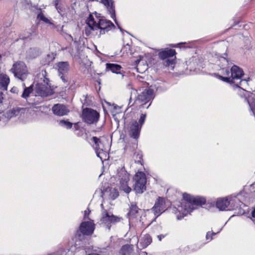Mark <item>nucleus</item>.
<instances>
[{
  "label": "nucleus",
  "instance_id": "obj_1",
  "mask_svg": "<svg viewBox=\"0 0 255 255\" xmlns=\"http://www.w3.org/2000/svg\"><path fill=\"white\" fill-rule=\"evenodd\" d=\"M217 64L220 67L221 74L220 78L227 82L235 83L236 80H240L244 73L243 70L238 66L233 65L230 68L228 60L224 57H221Z\"/></svg>",
  "mask_w": 255,
  "mask_h": 255
},
{
  "label": "nucleus",
  "instance_id": "obj_2",
  "mask_svg": "<svg viewBox=\"0 0 255 255\" xmlns=\"http://www.w3.org/2000/svg\"><path fill=\"white\" fill-rule=\"evenodd\" d=\"M86 22L85 33L87 36L91 33V31L95 32L96 34L98 33V31H99V35L104 34L106 30L108 31L114 26L111 21L96 16L94 17L93 15H90Z\"/></svg>",
  "mask_w": 255,
  "mask_h": 255
},
{
  "label": "nucleus",
  "instance_id": "obj_3",
  "mask_svg": "<svg viewBox=\"0 0 255 255\" xmlns=\"http://www.w3.org/2000/svg\"><path fill=\"white\" fill-rule=\"evenodd\" d=\"M183 201L181 203V206L177 209L179 213L181 214L180 216L177 215L178 220L196 209V206L203 205L206 202V200L203 197H195L187 193L183 194Z\"/></svg>",
  "mask_w": 255,
  "mask_h": 255
},
{
  "label": "nucleus",
  "instance_id": "obj_4",
  "mask_svg": "<svg viewBox=\"0 0 255 255\" xmlns=\"http://www.w3.org/2000/svg\"><path fill=\"white\" fill-rule=\"evenodd\" d=\"M240 202L236 196H228L217 199L216 207L220 211L230 210L240 206Z\"/></svg>",
  "mask_w": 255,
  "mask_h": 255
},
{
  "label": "nucleus",
  "instance_id": "obj_5",
  "mask_svg": "<svg viewBox=\"0 0 255 255\" xmlns=\"http://www.w3.org/2000/svg\"><path fill=\"white\" fill-rule=\"evenodd\" d=\"M10 71L13 74L16 79L22 81L26 79L29 75L28 68L25 63L21 61L14 62Z\"/></svg>",
  "mask_w": 255,
  "mask_h": 255
},
{
  "label": "nucleus",
  "instance_id": "obj_6",
  "mask_svg": "<svg viewBox=\"0 0 255 255\" xmlns=\"http://www.w3.org/2000/svg\"><path fill=\"white\" fill-rule=\"evenodd\" d=\"M45 71H42L41 75L43 79L36 84L35 88L36 94L43 97L50 96L53 93V90L48 84L49 80L45 77Z\"/></svg>",
  "mask_w": 255,
  "mask_h": 255
},
{
  "label": "nucleus",
  "instance_id": "obj_7",
  "mask_svg": "<svg viewBox=\"0 0 255 255\" xmlns=\"http://www.w3.org/2000/svg\"><path fill=\"white\" fill-rule=\"evenodd\" d=\"M174 49L168 48L162 49L158 53L159 58L162 60V64L165 66H171L175 63V59L172 57L175 55Z\"/></svg>",
  "mask_w": 255,
  "mask_h": 255
},
{
  "label": "nucleus",
  "instance_id": "obj_8",
  "mask_svg": "<svg viewBox=\"0 0 255 255\" xmlns=\"http://www.w3.org/2000/svg\"><path fill=\"white\" fill-rule=\"evenodd\" d=\"M133 189L136 193H142L146 189V178L145 174L141 171L137 172L134 178Z\"/></svg>",
  "mask_w": 255,
  "mask_h": 255
},
{
  "label": "nucleus",
  "instance_id": "obj_9",
  "mask_svg": "<svg viewBox=\"0 0 255 255\" xmlns=\"http://www.w3.org/2000/svg\"><path fill=\"white\" fill-rule=\"evenodd\" d=\"M146 118L145 114H142L139 119L138 123L140 126L138 125V123L136 121H133L129 128V134L130 137L137 139L139 136V133L141 127L144 123Z\"/></svg>",
  "mask_w": 255,
  "mask_h": 255
},
{
  "label": "nucleus",
  "instance_id": "obj_10",
  "mask_svg": "<svg viewBox=\"0 0 255 255\" xmlns=\"http://www.w3.org/2000/svg\"><path fill=\"white\" fill-rule=\"evenodd\" d=\"M69 64L67 61L59 62L55 65L54 68L58 71L59 76L64 83L68 81L67 74L69 70Z\"/></svg>",
  "mask_w": 255,
  "mask_h": 255
},
{
  "label": "nucleus",
  "instance_id": "obj_11",
  "mask_svg": "<svg viewBox=\"0 0 255 255\" xmlns=\"http://www.w3.org/2000/svg\"><path fill=\"white\" fill-rule=\"evenodd\" d=\"M120 180V188L126 193H129L131 191V188L128 186V182L129 181V174L124 168H122L118 172Z\"/></svg>",
  "mask_w": 255,
  "mask_h": 255
},
{
  "label": "nucleus",
  "instance_id": "obj_12",
  "mask_svg": "<svg viewBox=\"0 0 255 255\" xmlns=\"http://www.w3.org/2000/svg\"><path fill=\"white\" fill-rule=\"evenodd\" d=\"M92 141L94 142L93 146L95 149L96 154L101 160H106L107 157V152L105 150L104 144L101 140L97 137H93L92 138Z\"/></svg>",
  "mask_w": 255,
  "mask_h": 255
},
{
  "label": "nucleus",
  "instance_id": "obj_13",
  "mask_svg": "<svg viewBox=\"0 0 255 255\" xmlns=\"http://www.w3.org/2000/svg\"><path fill=\"white\" fill-rule=\"evenodd\" d=\"M83 116L84 121L89 124H91L96 123L99 118V113L92 109H86L83 110Z\"/></svg>",
  "mask_w": 255,
  "mask_h": 255
},
{
  "label": "nucleus",
  "instance_id": "obj_14",
  "mask_svg": "<svg viewBox=\"0 0 255 255\" xmlns=\"http://www.w3.org/2000/svg\"><path fill=\"white\" fill-rule=\"evenodd\" d=\"M153 98V91L150 89H145L140 93L136 102L143 105Z\"/></svg>",
  "mask_w": 255,
  "mask_h": 255
},
{
  "label": "nucleus",
  "instance_id": "obj_15",
  "mask_svg": "<svg viewBox=\"0 0 255 255\" xmlns=\"http://www.w3.org/2000/svg\"><path fill=\"white\" fill-rule=\"evenodd\" d=\"M165 204L164 199L161 197H158L154 206L151 209V211L154 215L156 216V217H158L165 210Z\"/></svg>",
  "mask_w": 255,
  "mask_h": 255
},
{
  "label": "nucleus",
  "instance_id": "obj_16",
  "mask_svg": "<svg viewBox=\"0 0 255 255\" xmlns=\"http://www.w3.org/2000/svg\"><path fill=\"white\" fill-rule=\"evenodd\" d=\"M95 225L92 221L83 222L80 226V231L84 235L92 234L94 230Z\"/></svg>",
  "mask_w": 255,
  "mask_h": 255
},
{
  "label": "nucleus",
  "instance_id": "obj_17",
  "mask_svg": "<svg viewBox=\"0 0 255 255\" xmlns=\"http://www.w3.org/2000/svg\"><path fill=\"white\" fill-rule=\"evenodd\" d=\"M120 220L121 218L111 214L106 211H105L102 213L101 219V221L103 223L108 225L110 223H115L120 222Z\"/></svg>",
  "mask_w": 255,
  "mask_h": 255
},
{
  "label": "nucleus",
  "instance_id": "obj_18",
  "mask_svg": "<svg viewBox=\"0 0 255 255\" xmlns=\"http://www.w3.org/2000/svg\"><path fill=\"white\" fill-rule=\"evenodd\" d=\"M52 111L55 115L58 116L66 115L69 112L65 106L60 104L54 105L52 107Z\"/></svg>",
  "mask_w": 255,
  "mask_h": 255
},
{
  "label": "nucleus",
  "instance_id": "obj_19",
  "mask_svg": "<svg viewBox=\"0 0 255 255\" xmlns=\"http://www.w3.org/2000/svg\"><path fill=\"white\" fill-rule=\"evenodd\" d=\"M10 82V79L6 74L0 73V89L2 90H6L7 86Z\"/></svg>",
  "mask_w": 255,
  "mask_h": 255
},
{
  "label": "nucleus",
  "instance_id": "obj_20",
  "mask_svg": "<svg viewBox=\"0 0 255 255\" xmlns=\"http://www.w3.org/2000/svg\"><path fill=\"white\" fill-rule=\"evenodd\" d=\"M235 90L237 94L241 97L245 98V100L249 103H251L248 98L249 97L250 93L245 89L241 88L238 84H236L235 87Z\"/></svg>",
  "mask_w": 255,
  "mask_h": 255
},
{
  "label": "nucleus",
  "instance_id": "obj_21",
  "mask_svg": "<svg viewBox=\"0 0 255 255\" xmlns=\"http://www.w3.org/2000/svg\"><path fill=\"white\" fill-rule=\"evenodd\" d=\"M101 3L106 7L108 11L111 14L112 18H115L116 16L113 1H109V0H101Z\"/></svg>",
  "mask_w": 255,
  "mask_h": 255
},
{
  "label": "nucleus",
  "instance_id": "obj_22",
  "mask_svg": "<svg viewBox=\"0 0 255 255\" xmlns=\"http://www.w3.org/2000/svg\"><path fill=\"white\" fill-rule=\"evenodd\" d=\"M152 239L150 236L148 234H145L141 237L139 244L142 248H145L150 245Z\"/></svg>",
  "mask_w": 255,
  "mask_h": 255
},
{
  "label": "nucleus",
  "instance_id": "obj_23",
  "mask_svg": "<svg viewBox=\"0 0 255 255\" xmlns=\"http://www.w3.org/2000/svg\"><path fill=\"white\" fill-rule=\"evenodd\" d=\"M107 69H109L112 72L116 74H119L121 73L120 70L121 67L120 65L115 64L107 63L106 64Z\"/></svg>",
  "mask_w": 255,
  "mask_h": 255
},
{
  "label": "nucleus",
  "instance_id": "obj_24",
  "mask_svg": "<svg viewBox=\"0 0 255 255\" xmlns=\"http://www.w3.org/2000/svg\"><path fill=\"white\" fill-rule=\"evenodd\" d=\"M40 54V51L37 48H31L27 52V56L30 58H35Z\"/></svg>",
  "mask_w": 255,
  "mask_h": 255
},
{
  "label": "nucleus",
  "instance_id": "obj_25",
  "mask_svg": "<svg viewBox=\"0 0 255 255\" xmlns=\"http://www.w3.org/2000/svg\"><path fill=\"white\" fill-rule=\"evenodd\" d=\"M133 251V246L129 245H126L123 246L121 249V253L123 255H128Z\"/></svg>",
  "mask_w": 255,
  "mask_h": 255
},
{
  "label": "nucleus",
  "instance_id": "obj_26",
  "mask_svg": "<svg viewBox=\"0 0 255 255\" xmlns=\"http://www.w3.org/2000/svg\"><path fill=\"white\" fill-rule=\"evenodd\" d=\"M22 86L24 88V91L21 95V97L24 99H26L29 95V94L32 92L33 89L31 86L29 87H25L24 84H22Z\"/></svg>",
  "mask_w": 255,
  "mask_h": 255
},
{
  "label": "nucleus",
  "instance_id": "obj_27",
  "mask_svg": "<svg viewBox=\"0 0 255 255\" xmlns=\"http://www.w3.org/2000/svg\"><path fill=\"white\" fill-rule=\"evenodd\" d=\"M37 18L46 23H49L52 25V27L53 28L55 27L54 24L52 22H51L50 20L47 17H46L42 12L38 14Z\"/></svg>",
  "mask_w": 255,
  "mask_h": 255
},
{
  "label": "nucleus",
  "instance_id": "obj_28",
  "mask_svg": "<svg viewBox=\"0 0 255 255\" xmlns=\"http://www.w3.org/2000/svg\"><path fill=\"white\" fill-rule=\"evenodd\" d=\"M59 124L60 126L66 128H70L72 126V124L71 123L68 122V121L64 120H60L59 122Z\"/></svg>",
  "mask_w": 255,
  "mask_h": 255
},
{
  "label": "nucleus",
  "instance_id": "obj_29",
  "mask_svg": "<svg viewBox=\"0 0 255 255\" xmlns=\"http://www.w3.org/2000/svg\"><path fill=\"white\" fill-rule=\"evenodd\" d=\"M138 209V208L136 205L131 204L130 208L129 214L130 216H134L137 213Z\"/></svg>",
  "mask_w": 255,
  "mask_h": 255
},
{
  "label": "nucleus",
  "instance_id": "obj_30",
  "mask_svg": "<svg viewBox=\"0 0 255 255\" xmlns=\"http://www.w3.org/2000/svg\"><path fill=\"white\" fill-rule=\"evenodd\" d=\"M13 111H14V112H13L14 117H17L21 115L22 113H23L25 109L23 108H15L13 109Z\"/></svg>",
  "mask_w": 255,
  "mask_h": 255
},
{
  "label": "nucleus",
  "instance_id": "obj_31",
  "mask_svg": "<svg viewBox=\"0 0 255 255\" xmlns=\"http://www.w3.org/2000/svg\"><path fill=\"white\" fill-rule=\"evenodd\" d=\"M13 112H14V111H13V109L9 110L4 114V117L7 119H10L14 117V115L13 114Z\"/></svg>",
  "mask_w": 255,
  "mask_h": 255
},
{
  "label": "nucleus",
  "instance_id": "obj_32",
  "mask_svg": "<svg viewBox=\"0 0 255 255\" xmlns=\"http://www.w3.org/2000/svg\"><path fill=\"white\" fill-rule=\"evenodd\" d=\"M54 58H55V56H54V54L52 53H50V54H48L47 55V61L49 62L53 61Z\"/></svg>",
  "mask_w": 255,
  "mask_h": 255
},
{
  "label": "nucleus",
  "instance_id": "obj_33",
  "mask_svg": "<svg viewBox=\"0 0 255 255\" xmlns=\"http://www.w3.org/2000/svg\"><path fill=\"white\" fill-rule=\"evenodd\" d=\"M90 211L89 210V209H87V210L85 211V212H84V220H86V219L89 218V215L90 214Z\"/></svg>",
  "mask_w": 255,
  "mask_h": 255
},
{
  "label": "nucleus",
  "instance_id": "obj_34",
  "mask_svg": "<svg viewBox=\"0 0 255 255\" xmlns=\"http://www.w3.org/2000/svg\"><path fill=\"white\" fill-rule=\"evenodd\" d=\"M216 234L214 233H210V232H208L207 233V235H206V239L207 240H212V237H211V235H215Z\"/></svg>",
  "mask_w": 255,
  "mask_h": 255
},
{
  "label": "nucleus",
  "instance_id": "obj_35",
  "mask_svg": "<svg viewBox=\"0 0 255 255\" xmlns=\"http://www.w3.org/2000/svg\"><path fill=\"white\" fill-rule=\"evenodd\" d=\"M10 92L11 93H16V94H17L18 92V90L17 89V88L15 87H12L11 90H10Z\"/></svg>",
  "mask_w": 255,
  "mask_h": 255
},
{
  "label": "nucleus",
  "instance_id": "obj_36",
  "mask_svg": "<svg viewBox=\"0 0 255 255\" xmlns=\"http://www.w3.org/2000/svg\"><path fill=\"white\" fill-rule=\"evenodd\" d=\"M157 238L159 240V241H161L162 239L164 238V236L162 235H158L157 236Z\"/></svg>",
  "mask_w": 255,
  "mask_h": 255
},
{
  "label": "nucleus",
  "instance_id": "obj_37",
  "mask_svg": "<svg viewBox=\"0 0 255 255\" xmlns=\"http://www.w3.org/2000/svg\"><path fill=\"white\" fill-rule=\"evenodd\" d=\"M59 0H54V3H55V7L57 9H58V1H59Z\"/></svg>",
  "mask_w": 255,
  "mask_h": 255
},
{
  "label": "nucleus",
  "instance_id": "obj_38",
  "mask_svg": "<svg viewBox=\"0 0 255 255\" xmlns=\"http://www.w3.org/2000/svg\"><path fill=\"white\" fill-rule=\"evenodd\" d=\"M243 82H244V83H247V81H246L245 80H241V81H240V84L241 85H242V83H243Z\"/></svg>",
  "mask_w": 255,
  "mask_h": 255
},
{
  "label": "nucleus",
  "instance_id": "obj_39",
  "mask_svg": "<svg viewBox=\"0 0 255 255\" xmlns=\"http://www.w3.org/2000/svg\"><path fill=\"white\" fill-rule=\"evenodd\" d=\"M252 216L255 218V209L252 212Z\"/></svg>",
  "mask_w": 255,
  "mask_h": 255
},
{
  "label": "nucleus",
  "instance_id": "obj_40",
  "mask_svg": "<svg viewBox=\"0 0 255 255\" xmlns=\"http://www.w3.org/2000/svg\"><path fill=\"white\" fill-rule=\"evenodd\" d=\"M2 94L1 93H0V103L2 102Z\"/></svg>",
  "mask_w": 255,
  "mask_h": 255
},
{
  "label": "nucleus",
  "instance_id": "obj_41",
  "mask_svg": "<svg viewBox=\"0 0 255 255\" xmlns=\"http://www.w3.org/2000/svg\"><path fill=\"white\" fill-rule=\"evenodd\" d=\"M137 71H138V70H139V66H137Z\"/></svg>",
  "mask_w": 255,
  "mask_h": 255
},
{
  "label": "nucleus",
  "instance_id": "obj_42",
  "mask_svg": "<svg viewBox=\"0 0 255 255\" xmlns=\"http://www.w3.org/2000/svg\"><path fill=\"white\" fill-rule=\"evenodd\" d=\"M115 23H117V24H118V23H117V22L116 21V19L115 20Z\"/></svg>",
  "mask_w": 255,
  "mask_h": 255
},
{
  "label": "nucleus",
  "instance_id": "obj_43",
  "mask_svg": "<svg viewBox=\"0 0 255 255\" xmlns=\"http://www.w3.org/2000/svg\"><path fill=\"white\" fill-rule=\"evenodd\" d=\"M63 27V26L61 27V30H62Z\"/></svg>",
  "mask_w": 255,
  "mask_h": 255
},
{
  "label": "nucleus",
  "instance_id": "obj_44",
  "mask_svg": "<svg viewBox=\"0 0 255 255\" xmlns=\"http://www.w3.org/2000/svg\"><path fill=\"white\" fill-rule=\"evenodd\" d=\"M147 66H145V69L146 70L147 69Z\"/></svg>",
  "mask_w": 255,
  "mask_h": 255
}]
</instances>
